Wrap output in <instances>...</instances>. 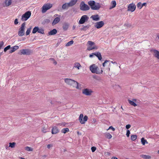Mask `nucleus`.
Wrapping results in <instances>:
<instances>
[{"instance_id":"f257e3e1","label":"nucleus","mask_w":159,"mask_h":159,"mask_svg":"<svg viewBox=\"0 0 159 159\" xmlns=\"http://www.w3.org/2000/svg\"><path fill=\"white\" fill-rule=\"evenodd\" d=\"M101 70H99L98 67L95 64H93L91 65L89 67V69L92 73H96L97 74L102 73L103 72V70H104V68L102 67L101 68Z\"/></svg>"},{"instance_id":"f03ea898","label":"nucleus","mask_w":159,"mask_h":159,"mask_svg":"<svg viewBox=\"0 0 159 159\" xmlns=\"http://www.w3.org/2000/svg\"><path fill=\"white\" fill-rule=\"evenodd\" d=\"M111 63L113 64L116 63L115 62H113V61H111L109 60H106L105 61L102 63V66L104 68V71H106L107 72L110 71Z\"/></svg>"},{"instance_id":"7ed1b4c3","label":"nucleus","mask_w":159,"mask_h":159,"mask_svg":"<svg viewBox=\"0 0 159 159\" xmlns=\"http://www.w3.org/2000/svg\"><path fill=\"white\" fill-rule=\"evenodd\" d=\"M88 4L93 10H98L101 7L100 4L98 3L96 4L94 1H90L88 2Z\"/></svg>"},{"instance_id":"20e7f679","label":"nucleus","mask_w":159,"mask_h":159,"mask_svg":"<svg viewBox=\"0 0 159 159\" xmlns=\"http://www.w3.org/2000/svg\"><path fill=\"white\" fill-rule=\"evenodd\" d=\"M87 43L89 45L87 48L88 50L90 51L93 49L97 50L98 49V47L95 45V43L94 42L91 41H88Z\"/></svg>"},{"instance_id":"39448f33","label":"nucleus","mask_w":159,"mask_h":159,"mask_svg":"<svg viewBox=\"0 0 159 159\" xmlns=\"http://www.w3.org/2000/svg\"><path fill=\"white\" fill-rule=\"evenodd\" d=\"M64 82L67 84L73 87L76 81L71 79L65 78L64 79Z\"/></svg>"},{"instance_id":"423d86ee","label":"nucleus","mask_w":159,"mask_h":159,"mask_svg":"<svg viewBox=\"0 0 159 159\" xmlns=\"http://www.w3.org/2000/svg\"><path fill=\"white\" fill-rule=\"evenodd\" d=\"M80 10L82 11H87L90 9L89 7L83 1L80 2Z\"/></svg>"},{"instance_id":"0eeeda50","label":"nucleus","mask_w":159,"mask_h":159,"mask_svg":"<svg viewBox=\"0 0 159 159\" xmlns=\"http://www.w3.org/2000/svg\"><path fill=\"white\" fill-rule=\"evenodd\" d=\"M25 24L24 22L22 24L18 31V34L20 36H22L25 34Z\"/></svg>"},{"instance_id":"6e6552de","label":"nucleus","mask_w":159,"mask_h":159,"mask_svg":"<svg viewBox=\"0 0 159 159\" xmlns=\"http://www.w3.org/2000/svg\"><path fill=\"white\" fill-rule=\"evenodd\" d=\"M52 7V5L50 3L44 4L42 7V13H44L48 10L49 9Z\"/></svg>"},{"instance_id":"1a4fd4ad","label":"nucleus","mask_w":159,"mask_h":159,"mask_svg":"<svg viewBox=\"0 0 159 159\" xmlns=\"http://www.w3.org/2000/svg\"><path fill=\"white\" fill-rule=\"evenodd\" d=\"M88 117L87 116H85L84 117V115L83 114H81L79 117L80 122L81 124H84L87 121Z\"/></svg>"},{"instance_id":"9d476101","label":"nucleus","mask_w":159,"mask_h":159,"mask_svg":"<svg viewBox=\"0 0 159 159\" xmlns=\"http://www.w3.org/2000/svg\"><path fill=\"white\" fill-rule=\"evenodd\" d=\"M31 12L30 11H28L26 12L22 16L21 20L23 21H25L27 20L30 16Z\"/></svg>"},{"instance_id":"9b49d317","label":"nucleus","mask_w":159,"mask_h":159,"mask_svg":"<svg viewBox=\"0 0 159 159\" xmlns=\"http://www.w3.org/2000/svg\"><path fill=\"white\" fill-rule=\"evenodd\" d=\"M93 93V91L91 89L88 88L84 89L82 90V94L87 96L91 95Z\"/></svg>"},{"instance_id":"f8f14e48","label":"nucleus","mask_w":159,"mask_h":159,"mask_svg":"<svg viewBox=\"0 0 159 159\" xmlns=\"http://www.w3.org/2000/svg\"><path fill=\"white\" fill-rule=\"evenodd\" d=\"M89 19V17L87 15H84L82 16L79 22V24H83L85 22L88 21Z\"/></svg>"},{"instance_id":"ddd939ff","label":"nucleus","mask_w":159,"mask_h":159,"mask_svg":"<svg viewBox=\"0 0 159 159\" xmlns=\"http://www.w3.org/2000/svg\"><path fill=\"white\" fill-rule=\"evenodd\" d=\"M153 55L157 59L159 60V51L154 49L152 48L150 50Z\"/></svg>"},{"instance_id":"4468645a","label":"nucleus","mask_w":159,"mask_h":159,"mask_svg":"<svg viewBox=\"0 0 159 159\" xmlns=\"http://www.w3.org/2000/svg\"><path fill=\"white\" fill-rule=\"evenodd\" d=\"M136 8V6L133 3H130L128 5L127 11L131 12L134 11Z\"/></svg>"},{"instance_id":"2eb2a0df","label":"nucleus","mask_w":159,"mask_h":159,"mask_svg":"<svg viewBox=\"0 0 159 159\" xmlns=\"http://www.w3.org/2000/svg\"><path fill=\"white\" fill-rule=\"evenodd\" d=\"M104 25V22L101 21L96 22L94 26L96 28L99 29L102 27Z\"/></svg>"},{"instance_id":"dca6fc26","label":"nucleus","mask_w":159,"mask_h":159,"mask_svg":"<svg viewBox=\"0 0 159 159\" xmlns=\"http://www.w3.org/2000/svg\"><path fill=\"white\" fill-rule=\"evenodd\" d=\"M20 54L29 55L31 52L30 50L28 49H23L20 50Z\"/></svg>"},{"instance_id":"f3484780","label":"nucleus","mask_w":159,"mask_h":159,"mask_svg":"<svg viewBox=\"0 0 159 159\" xmlns=\"http://www.w3.org/2000/svg\"><path fill=\"white\" fill-rule=\"evenodd\" d=\"M128 101L130 105L134 107L137 106V104L136 103L137 102V99H133L132 100L130 99H128Z\"/></svg>"},{"instance_id":"a211bd4d","label":"nucleus","mask_w":159,"mask_h":159,"mask_svg":"<svg viewBox=\"0 0 159 159\" xmlns=\"http://www.w3.org/2000/svg\"><path fill=\"white\" fill-rule=\"evenodd\" d=\"M90 18L92 19L93 20L98 21L100 20V17L98 15H92Z\"/></svg>"},{"instance_id":"6ab92c4d","label":"nucleus","mask_w":159,"mask_h":159,"mask_svg":"<svg viewBox=\"0 0 159 159\" xmlns=\"http://www.w3.org/2000/svg\"><path fill=\"white\" fill-rule=\"evenodd\" d=\"M59 130L57 128V127L55 126H54L52 130V134H55L58 133L59 132Z\"/></svg>"},{"instance_id":"aec40b11","label":"nucleus","mask_w":159,"mask_h":159,"mask_svg":"<svg viewBox=\"0 0 159 159\" xmlns=\"http://www.w3.org/2000/svg\"><path fill=\"white\" fill-rule=\"evenodd\" d=\"M116 5V3L115 1H112L111 2V5L110 6L109 9L111 10L115 7Z\"/></svg>"},{"instance_id":"412c9836","label":"nucleus","mask_w":159,"mask_h":159,"mask_svg":"<svg viewBox=\"0 0 159 159\" xmlns=\"http://www.w3.org/2000/svg\"><path fill=\"white\" fill-rule=\"evenodd\" d=\"M93 54L96 56L99 60L101 61L102 60V57L100 52H96L93 53Z\"/></svg>"},{"instance_id":"4be33fe9","label":"nucleus","mask_w":159,"mask_h":159,"mask_svg":"<svg viewBox=\"0 0 159 159\" xmlns=\"http://www.w3.org/2000/svg\"><path fill=\"white\" fill-rule=\"evenodd\" d=\"M11 49L9 51V53H12L15 52L16 50L19 49V47L18 46H15L11 48Z\"/></svg>"},{"instance_id":"5701e85b","label":"nucleus","mask_w":159,"mask_h":159,"mask_svg":"<svg viewBox=\"0 0 159 159\" xmlns=\"http://www.w3.org/2000/svg\"><path fill=\"white\" fill-rule=\"evenodd\" d=\"M81 67V66L79 62H76L74 64L73 68H76L78 70H79L80 69Z\"/></svg>"},{"instance_id":"b1692460","label":"nucleus","mask_w":159,"mask_h":159,"mask_svg":"<svg viewBox=\"0 0 159 159\" xmlns=\"http://www.w3.org/2000/svg\"><path fill=\"white\" fill-rule=\"evenodd\" d=\"M57 33V30L55 29L50 31L48 33V35H54Z\"/></svg>"},{"instance_id":"393cba45","label":"nucleus","mask_w":159,"mask_h":159,"mask_svg":"<svg viewBox=\"0 0 159 159\" xmlns=\"http://www.w3.org/2000/svg\"><path fill=\"white\" fill-rule=\"evenodd\" d=\"M50 129H48V125L45 126L42 129V131L43 133H46L49 131Z\"/></svg>"},{"instance_id":"a878e982","label":"nucleus","mask_w":159,"mask_h":159,"mask_svg":"<svg viewBox=\"0 0 159 159\" xmlns=\"http://www.w3.org/2000/svg\"><path fill=\"white\" fill-rule=\"evenodd\" d=\"M78 0H71L68 2V3L70 7H71L76 4Z\"/></svg>"},{"instance_id":"bb28decb","label":"nucleus","mask_w":159,"mask_h":159,"mask_svg":"<svg viewBox=\"0 0 159 159\" xmlns=\"http://www.w3.org/2000/svg\"><path fill=\"white\" fill-rule=\"evenodd\" d=\"M11 3V0H5L4 6L7 7L10 5Z\"/></svg>"},{"instance_id":"cd10ccee","label":"nucleus","mask_w":159,"mask_h":159,"mask_svg":"<svg viewBox=\"0 0 159 159\" xmlns=\"http://www.w3.org/2000/svg\"><path fill=\"white\" fill-rule=\"evenodd\" d=\"M60 20V18L59 17H56L53 20L52 23V25H54L58 23Z\"/></svg>"},{"instance_id":"c85d7f7f","label":"nucleus","mask_w":159,"mask_h":159,"mask_svg":"<svg viewBox=\"0 0 159 159\" xmlns=\"http://www.w3.org/2000/svg\"><path fill=\"white\" fill-rule=\"evenodd\" d=\"M69 27V24L66 23H65L63 24L62 26V28L64 30L66 31V30Z\"/></svg>"},{"instance_id":"c756f323","label":"nucleus","mask_w":159,"mask_h":159,"mask_svg":"<svg viewBox=\"0 0 159 159\" xmlns=\"http://www.w3.org/2000/svg\"><path fill=\"white\" fill-rule=\"evenodd\" d=\"M70 7L68 3H66L62 6V8L63 9H68L69 7Z\"/></svg>"},{"instance_id":"7c9ffc66","label":"nucleus","mask_w":159,"mask_h":159,"mask_svg":"<svg viewBox=\"0 0 159 159\" xmlns=\"http://www.w3.org/2000/svg\"><path fill=\"white\" fill-rule=\"evenodd\" d=\"M74 84L73 86L74 87H75L77 89H81V85L80 84H79L77 81L76 84Z\"/></svg>"},{"instance_id":"2f4dec72","label":"nucleus","mask_w":159,"mask_h":159,"mask_svg":"<svg viewBox=\"0 0 159 159\" xmlns=\"http://www.w3.org/2000/svg\"><path fill=\"white\" fill-rule=\"evenodd\" d=\"M105 136L107 138L110 139L112 137L111 135L109 133H106L105 134Z\"/></svg>"},{"instance_id":"473e14b6","label":"nucleus","mask_w":159,"mask_h":159,"mask_svg":"<svg viewBox=\"0 0 159 159\" xmlns=\"http://www.w3.org/2000/svg\"><path fill=\"white\" fill-rule=\"evenodd\" d=\"M90 27L89 25H87L84 26L83 28H80L81 30L85 31L88 30Z\"/></svg>"},{"instance_id":"72a5a7b5","label":"nucleus","mask_w":159,"mask_h":159,"mask_svg":"<svg viewBox=\"0 0 159 159\" xmlns=\"http://www.w3.org/2000/svg\"><path fill=\"white\" fill-rule=\"evenodd\" d=\"M141 157L142 158L145 159H150L151 158V157L148 155H141Z\"/></svg>"},{"instance_id":"f704fd0d","label":"nucleus","mask_w":159,"mask_h":159,"mask_svg":"<svg viewBox=\"0 0 159 159\" xmlns=\"http://www.w3.org/2000/svg\"><path fill=\"white\" fill-rule=\"evenodd\" d=\"M141 142L142 144L143 145H145V144H148V142H147V140L145 139L144 138H142L141 139Z\"/></svg>"},{"instance_id":"c9c22d12","label":"nucleus","mask_w":159,"mask_h":159,"mask_svg":"<svg viewBox=\"0 0 159 159\" xmlns=\"http://www.w3.org/2000/svg\"><path fill=\"white\" fill-rule=\"evenodd\" d=\"M69 131V129L67 128H66L62 129L61 130V132L65 134Z\"/></svg>"},{"instance_id":"e433bc0d","label":"nucleus","mask_w":159,"mask_h":159,"mask_svg":"<svg viewBox=\"0 0 159 159\" xmlns=\"http://www.w3.org/2000/svg\"><path fill=\"white\" fill-rule=\"evenodd\" d=\"M38 30L39 27H35L33 29L32 32L33 34H35L37 32H38Z\"/></svg>"},{"instance_id":"4c0bfd02","label":"nucleus","mask_w":159,"mask_h":159,"mask_svg":"<svg viewBox=\"0 0 159 159\" xmlns=\"http://www.w3.org/2000/svg\"><path fill=\"white\" fill-rule=\"evenodd\" d=\"M137 138V136L136 135H133L131 136V139L132 141H134Z\"/></svg>"},{"instance_id":"58836bf2","label":"nucleus","mask_w":159,"mask_h":159,"mask_svg":"<svg viewBox=\"0 0 159 159\" xmlns=\"http://www.w3.org/2000/svg\"><path fill=\"white\" fill-rule=\"evenodd\" d=\"M16 144V143L15 142H13L12 143H9V147L11 148H14L15 147Z\"/></svg>"},{"instance_id":"ea45409f","label":"nucleus","mask_w":159,"mask_h":159,"mask_svg":"<svg viewBox=\"0 0 159 159\" xmlns=\"http://www.w3.org/2000/svg\"><path fill=\"white\" fill-rule=\"evenodd\" d=\"M74 43V41L72 40L68 42L66 44V46H69L72 45Z\"/></svg>"},{"instance_id":"a19ab883","label":"nucleus","mask_w":159,"mask_h":159,"mask_svg":"<svg viewBox=\"0 0 159 159\" xmlns=\"http://www.w3.org/2000/svg\"><path fill=\"white\" fill-rule=\"evenodd\" d=\"M38 32L39 33H40V34H44V30L43 29L39 28Z\"/></svg>"},{"instance_id":"79ce46f5","label":"nucleus","mask_w":159,"mask_h":159,"mask_svg":"<svg viewBox=\"0 0 159 159\" xmlns=\"http://www.w3.org/2000/svg\"><path fill=\"white\" fill-rule=\"evenodd\" d=\"M25 149L28 151H32L33 149L32 148L29 147H26L25 148Z\"/></svg>"},{"instance_id":"37998d69","label":"nucleus","mask_w":159,"mask_h":159,"mask_svg":"<svg viewBox=\"0 0 159 159\" xmlns=\"http://www.w3.org/2000/svg\"><path fill=\"white\" fill-rule=\"evenodd\" d=\"M137 7L139 9H141L142 7V3L141 2H139L137 4Z\"/></svg>"},{"instance_id":"c03bdc74","label":"nucleus","mask_w":159,"mask_h":159,"mask_svg":"<svg viewBox=\"0 0 159 159\" xmlns=\"http://www.w3.org/2000/svg\"><path fill=\"white\" fill-rule=\"evenodd\" d=\"M31 29L32 28L31 27L27 29L26 32V35H28L30 34Z\"/></svg>"},{"instance_id":"a18cd8bd","label":"nucleus","mask_w":159,"mask_h":159,"mask_svg":"<svg viewBox=\"0 0 159 159\" xmlns=\"http://www.w3.org/2000/svg\"><path fill=\"white\" fill-rule=\"evenodd\" d=\"M10 48H11V46L8 45L4 48V52H6L7 50L9 49Z\"/></svg>"},{"instance_id":"49530a36","label":"nucleus","mask_w":159,"mask_h":159,"mask_svg":"<svg viewBox=\"0 0 159 159\" xmlns=\"http://www.w3.org/2000/svg\"><path fill=\"white\" fill-rule=\"evenodd\" d=\"M130 134V132L129 130H127L126 135L127 137H129V134Z\"/></svg>"},{"instance_id":"de8ad7c7","label":"nucleus","mask_w":159,"mask_h":159,"mask_svg":"<svg viewBox=\"0 0 159 159\" xmlns=\"http://www.w3.org/2000/svg\"><path fill=\"white\" fill-rule=\"evenodd\" d=\"M91 149L92 152H94L96 149V148L95 147H91Z\"/></svg>"},{"instance_id":"09e8293b","label":"nucleus","mask_w":159,"mask_h":159,"mask_svg":"<svg viewBox=\"0 0 159 159\" xmlns=\"http://www.w3.org/2000/svg\"><path fill=\"white\" fill-rule=\"evenodd\" d=\"M47 148L48 149H50L51 148H52L53 147V145L52 144H49L47 145Z\"/></svg>"},{"instance_id":"8fccbe9b","label":"nucleus","mask_w":159,"mask_h":159,"mask_svg":"<svg viewBox=\"0 0 159 159\" xmlns=\"http://www.w3.org/2000/svg\"><path fill=\"white\" fill-rule=\"evenodd\" d=\"M4 44V43L3 41L0 42V49L2 47Z\"/></svg>"},{"instance_id":"3c124183","label":"nucleus","mask_w":159,"mask_h":159,"mask_svg":"<svg viewBox=\"0 0 159 159\" xmlns=\"http://www.w3.org/2000/svg\"><path fill=\"white\" fill-rule=\"evenodd\" d=\"M51 60L53 61V63L55 65H56L57 64V62L53 58H51Z\"/></svg>"},{"instance_id":"603ef678","label":"nucleus","mask_w":159,"mask_h":159,"mask_svg":"<svg viewBox=\"0 0 159 159\" xmlns=\"http://www.w3.org/2000/svg\"><path fill=\"white\" fill-rule=\"evenodd\" d=\"M18 23V19H15L14 21V24L15 25H17Z\"/></svg>"},{"instance_id":"864d4df0","label":"nucleus","mask_w":159,"mask_h":159,"mask_svg":"<svg viewBox=\"0 0 159 159\" xmlns=\"http://www.w3.org/2000/svg\"><path fill=\"white\" fill-rule=\"evenodd\" d=\"M111 129L113 131H114L115 130V129L114 128H113L112 126H111L109 127L108 129H107V130H108L109 129Z\"/></svg>"},{"instance_id":"5fc2aeb1","label":"nucleus","mask_w":159,"mask_h":159,"mask_svg":"<svg viewBox=\"0 0 159 159\" xmlns=\"http://www.w3.org/2000/svg\"><path fill=\"white\" fill-rule=\"evenodd\" d=\"M131 127V125L129 124H128L126 125V128L127 129H129Z\"/></svg>"},{"instance_id":"6e6d98bb","label":"nucleus","mask_w":159,"mask_h":159,"mask_svg":"<svg viewBox=\"0 0 159 159\" xmlns=\"http://www.w3.org/2000/svg\"><path fill=\"white\" fill-rule=\"evenodd\" d=\"M45 22L47 23H49L50 22V20L49 19H46L45 20Z\"/></svg>"},{"instance_id":"4d7b16f0","label":"nucleus","mask_w":159,"mask_h":159,"mask_svg":"<svg viewBox=\"0 0 159 159\" xmlns=\"http://www.w3.org/2000/svg\"><path fill=\"white\" fill-rule=\"evenodd\" d=\"M65 125L64 124H63V123H62L61 124L58 123V124H57V125Z\"/></svg>"},{"instance_id":"13d9d810","label":"nucleus","mask_w":159,"mask_h":159,"mask_svg":"<svg viewBox=\"0 0 159 159\" xmlns=\"http://www.w3.org/2000/svg\"><path fill=\"white\" fill-rule=\"evenodd\" d=\"M125 27H128V26H130V25H129V24H125Z\"/></svg>"},{"instance_id":"bf43d9fd","label":"nucleus","mask_w":159,"mask_h":159,"mask_svg":"<svg viewBox=\"0 0 159 159\" xmlns=\"http://www.w3.org/2000/svg\"><path fill=\"white\" fill-rule=\"evenodd\" d=\"M93 55H94V54H93V53L92 54H90L89 57H91V58L92 57H93Z\"/></svg>"},{"instance_id":"052dcab7","label":"nucleus","mask_w":159,"mask_h":159,"mask_svg":"<svg viewBox=\"0 0 159 159\" xmlns=\"http://www.w3.org/2000/svg\"><path fill=\"white\" fill-rule=\"evenodd\" d=\"M142 4V7H143V6L146 5V3H143V4Z\"/></svg>"},{"instance_id":"680f3d73","label":"nucleus","mask_w":159,"mask_h":159,"mask_svg":"<svg viewBox=\"0 0 159 159\" xmlns=\"http://www.w3.org/2000/svg\"><path fill=\"white\" fill-rule=\"evenodd\" d=\"M111 159H118L116 157H112Z\"/></svg>"},{"instance_id":"e2e57ef3","label":"nucleus","mask_w":159,"mask_h":159,"mask_svg":"<svg viewBox=\"0 0 159 159\" xmlns=\"http://www.w3.org/2000/svg\"><path fill=\"white\" fill-rule=\"evenodd\" d=\"M157 37L158 39H159V33L157 35Z\"/></svg>"},{"instance_id":"0e129e2a","label":"nucleus","mask_w":159,"mask_h":159,"mask_svg":"<svg viewBox=\"0 0 159 159\" xmlns=\"http://www.w3.org/2000/svg\"><path fill=\"white\" fill-rule=\"evenodd\" d=\"M73 29H75V26H74L73 27Z\"/></svg>"},{"instance_id":"69168bd1","label":"nucleus","mask_w":159,"mask_h":159,"mask_svg":"<svg viewBox=\"0 0 159 159\" xmlns=\"http://www.w3.org/2000/svg\"><path fill=\"white\" fill-rule=\"evenodd\" d=\"M158 153H159V150L158 151Z\"/></svg>"},{"instance_id":"338daca9","label":"nucleus","mask_w":159,"mask_h":159,"mask_svg":"<svg viewBox=\"0 0 159 159\" xmlns=\"http://www.w3.org/2000/svg\"><path fill=\"white\" fill-rule=\"evenodd\" d=\"M121 108H122V107H121Z\"/></svg>"}]
</instances>
